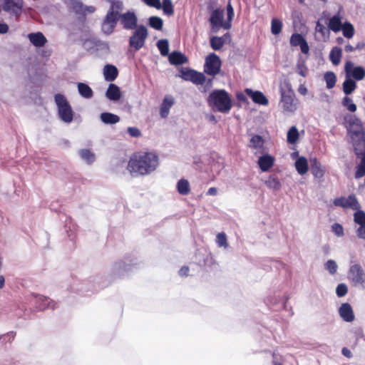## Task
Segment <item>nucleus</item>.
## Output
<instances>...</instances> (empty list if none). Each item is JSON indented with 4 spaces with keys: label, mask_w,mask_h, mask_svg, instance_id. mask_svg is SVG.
Wrapping results in <instances>:
<instances>
[{
    "label": "nucleus",
    "mask_w": 365,
    "mask_h": 365,
    "mask_svg": "<svg viewBox=\"0 0 365 365\" xmlns=\"http://www.w3.org/2000/svg\"><path fill=\"white\" fill-rule=\"evenodd\" d=\"M158 164V156L154 153H135L130 157L127 169L133 177H138L150 174Z\"/></svg>",
    "instance_id": "obj_1"
},
{
    "label": "nucleus",
    "mask_w": 365,
    "mask_h": 365,
    "mask_svg": "<svg viewBox=\"0 0 365 365\" xmlns=\"http://www.w3.org/2000/svg\"><path fill=\"white\" fill-rule=\"evenodd\" d=\"M346 127L350 135L354 150L357 156L365 151V128L361 120L355 115L344 117Z\"/></svg>",
    "instance_id": "obj_2"
},
{
    "label": "nucleus",
    "mask_w": 365,
    "mask_h": 365,
    "mask_svg": "<svg viewBox=\"0 0 365 365\" xmlns=\"http://www.w3.org/2000/svg\"><path fill=\"white\" fill-rule=\"evenodd\" d=\"M207 103L214 110L227 113L232 108V103L230 94L225 90H214L208 98Z\"/></svg>",
    "instance_id": "obj_3"
},
{
    "label": "nucleus",
    "mask_w": 365,
    "mask_h": 365,
    "mask_svg": "<svg viewBox=\"0 0 365 365\" xmlns=\"http://www.w3.org/2000/svg\"><path fill=\"white\" fill-rule=\"evenodd\" d=\"M54 101L58 108V118L66 123H71L74 113L66 96L57 93L54 96Z\"/></svg>",
    "instance_id": "obj_4"
},
{
    "label": "nucleus",
    "mask_w": 365,
    "mask_h": 365,
    "mask_svg": "<svg viewBox=\"0 0 365 365\" xmlns=\"http://www.w3.org/2000/svg\"><path fill=\"white\" fill-rule=\"evenodd\" d=\"M148 36L147 28L144 25H139L130 36L129 46L135 51H139L144 46Z\"/></svg>",
    "instance_id": "obj_5"
},
{
    "label": "nucleus",
    "mask_w": 365,
    "mask_h": 365,
    "mask_svg": "<svg viewBox=\"0 0 365 365\" xmlns=\"http://www.w3.org/2000/svg\"><path fill=\"white\" fill-rule=\"evenodd\" d=\"M347 277L355 287H365V273L360 264H351L348 270Z\"/></svg>",
    "instance_id": "obj_6"
},
{
    "label": "nucleus",
    "mask_w": 365,
    "mask_h": 365,
    "mask_svg": "<svg viewBox=\"0 0 365 365\" xmlns=\"http://www.w3.org/2000/svg\"><path fill=\"white\" fill-rule=\"evenodd\" d=\"M221 65L220 57L215 53H211L205 58L204 72L209 76H215L220 73Z\"/></svg>",
    "instance_id": "obj_7"
},
{
    "label": "nucleus",
    "mask_w": 365,
    "mask_h": 365,
    "mask_svg": "<svg viewBox=\"0 0 365 365\" xmlns=\"http://www.w3.org/2000/svg\"><path fill=\"white\" fill-rule=\"evenodd\" d=\"M224 11L222 9H216L212 11L210 17L211 29L213 32H217L220 28L229 29L231 27V23L228 21L223 22Z\"/></svg>",
    "instance_id": "obj_8"
},
{
    "label": "nucleus",
    "mask_w": 365,
    "mask_h": 365,
    "mask_svg": "<svg viewBox=\"0 0 365 365\" xmlns=\"http://www.w3.org/2000/svg\"><path fill=\"white\" fill-rule=\"evenodd\" d=\"M346 78H354L356 81H361L365 77V69L362 66H354L351 61H347L344 66Z\"/></svg>",
    "instance_id": "obj_9"
},
{
    "label": "nucleus",
    "mask_w": 365,
    "mask_h": 365,
    "mask_svg": "<svg viewBox=\"0 0 365 365\" xmlns=\"http://www.w3.org/2000/svg\"><path fill=\"white\" fill-rule=\"evenodd\" d=\"M120 15H118L108 10L102 24V31L107 35L113 33L116 26L117 21H120Z\"/></svg>",
    "instance_id": "obj_10"
},
{
    "label": "nucleus",
    "mask_w": 365,
    "mask_h": 365,
    "mask_svg": "<svg viewBox=\"0 0 365 365\" xmlns=\"http://www.w3.org/2000/svg\"><path fill=\"white\" fill-rule=\"evenodd\" d=\"M23 1L22 0H4L2 4V9L10 15L15 16L16 18L22 13Z\"/></svg>",
    "instance_id": "obj_11"
},
{
    "label": "nucleus",
    "mask_w": 365,
    "mask_h": 365,
    "mask_svg": "<svg viewBox=\"0 0 365 365\" xmlns=\"http://www.w3.org/2000/svg\"><path fill=\"white\" fill-rule=\"evenodd\" d=\"M120 23L125 30H134L139 26L136 14L130 11L120 15Z\"/></svg>",
    "instance_id": "obj_12"
},
{
    "label": "nucleus",
    "mask_w": 365,
    "mask_h": 365,
    "mask_svg": "<svg viewBox=\"0 0 365 365\" xmlns=\"http://www.w3.org/2000/svg\"><path fill=\"white\" fill-rule=\"evenodd\" d=\"M334 205L336 207L343 208H351L352 210H359V203L354 195H350L348 197H341L334 200Z\"/></svg>",
    "instance_id": "obj_13"
},
{
    "label": "nucleus",
    "mask_w": 365,
    "mask_h": 365,
    "mask_svg": "<svg viewBox=\"0 0 365 365\" xmlns=\"http://www.w3.org/2000/svg\"><path fill=\"white\" fill-rule=\"evenodd\" d=\"M34 303L36 304V309L38 311H43L46 309H54L56 308V303L43 296L34 294Z\"/></svg>",
    "instance_id": "obj_14"
},
{
    "label": "nucleus",
    "mask_w": 365,
    "mask_h": 365,
    "mask_svg": "<svg viewBox=\"0 0 365 365\" xmlns=\"http://www.w3.org/2000/svg\"><path fill=\"white\" fill-rule=\"evenodd\" d=\"M281 102L282 108L288 112H294L297 109L296 104L294 103V94L292 93H286L282 91Z\"/></svg>",
    "instance_id": "obj_15"
},
{
    "label": "nucleus",
    "mask_w": 365,
    "mask_h": 365,
    "mask_svg": "<svg viewBox=\"0 0 365 365\" xmlns=\"http://www.w3.org/2000/svg\"><path fill=\"white\" fill-rule=\"evenodd\" d=\"M340 317L346 322H351L354 320V314L351 306L349 303H343L339 308Z\"/></svg>",
    "instance_id": "obj_16"
},
{
    "label": "nucleus",
    "mask_w": 365,
    "mask_h": 365,
    "mask_svg": "<svg viewBox=\"0 0 365 365\" xmlns=\"http://www.w3.org/2000/svg\"><path fill=\"white\" fill-rule=\"evenodd\" d=\"M245 93L251 98L252 101L257 104L267 106L269 103L268 99L261 91H254L250 88H246Z\"/></svg>",
    "instance_id": "obj_17"
},
{
    "label": "nucleus",
    "mask_w": 365,
    "mask_h": 365,
    "mask_svg": "<svg viewBox=\"0 0 365 365\" xmlns=\"http://www.w3.org/2000/svg\"><path fill=\"white\" fill-rule=\"evenodd\" d=\"M174 103L175 101L172 96H166L163 98L160 108V115L161 118H166L168 116L170 109L173 106Z\"/></svg>",
    "instance_id": "obj_18"
},
{
    "label": "nucleus",
    "mask_w": 365,
    "mask_h": 365,
    "mask_svg": "<svg viewBox=\"0 0 365 365\" xmlns=\"http://www.w3.org/2000/svg\"><path fill=\"white\" fill-rule=\"evenodd\" d=\"M257 163L262 172H267L274 165V158L269 154H265L259 158Z\"/></svg>",
    "instance_id": "obj_19"
},
{
    "label": "nucleus",
    "mask_w": 365,
    "mask_h": 365,
    "mask_svg": "<svg viewBox=\"0 0 365 365\" xmlns=\"http://www.w3.org/2000/svg\"><path fill=\"white\" fill-rule=\"evenodd\" d=\"M311 171L316 178L321 179L324 177L325 169L322 167L320 162L316 158H310Z\"/></svg>",
    "instance_id": "obj_20"
},
{
    "label": "nucleus",
    "mask_w": 365,
    "mask_h": 365,
    "mask_svg": "<svg viewBox=\"0 0 365 365\" xmlns=\"http://www.w3.org/2000/svg\"><path fill=\"white\" fill-rule=\"evenodd\" d=\"M265 185L270 190L278 191L282 187L281 181L277 174H271L269 177L263 180Z\"/></svg>",
    "instance_id": "obj_21"
},
{
    "label": "nucleus",
    "mask_w": 365,
    "mask_h": 365,
    "mask_svg": "<svg viewBox=\"0 0 365 365\" xmlns=\"http://www.w3.org/2000/svg\"><path fill=\"white\" fill-rule=\"evenodd\" d=\"M30 42L36 47H42L47 43V39L41 32L31 33L28 35Z\"/></svg>",
    "instance_id": "obj_22"
},
{
    "label": "nucleus",
    "mask_w": 365,
    "mask_h": 365,
    "mask_svg": "<svg viewBox=\"0 0 365 365\" xmlns=\"http://www.w3.org/2000/svg\"><path fill=\"white\" fill-rule=\"evenodd\" d=\"M106 97L112 101H118L121 97L120 88L115 84L110 83L106 92Z\"/></svg>",
    "instance_id": "obj_23"
},
{
    "label": "nucleus",
    "mask_w": 365,
    "mask_h": 365,
    "mask_svg": "<svg viewBox=\"0 0 365 365\" xmlns=\"http://www.w3.org/2000/svg\"><path fill=\"white\" fill-rule=\"evenodd\" d=\"M168 60L172 65H182L187 61V57L180 51H173L168 56Z\"/></svg>",
    "instance_id": "obj_24"
},
{
    "label": "nucleus",
    "mask_w": 365,
    "mask_h": 365,
    "mask_svg": "<svg viewBox=\"0 0 365 365\" xmlns=\"http://www.w3.org/2000/svg\"><path fill=\"white\" fill-rule=\"evenodd\" d=\"M118 71L115 66L107 64L103 68V75L106 81H113L118 76Z\"/></svg>",
    "instance_id": "obj_25"
},
{
    "label": "nucleus",
    "mask_w": 365,
    "mask_h": 365,
    "mask_svg": "<svg viewBox=\"0 0 365 365\" xmlns=\"http://www.w3.org/2000/svg\"><path fill=\"white\" fill-rule=\"evenodd\" d=\"M342 26L341 17L339 14L333 16L329 20L328 28L335 33L340 31Z\"/></svg>",
    "instance_id": "obj_26"
},
{
    "label": "nucleus",
    "mask_w": 365,
    "mask_h": 365,
    "mask_svg": "<svg viewBox=\"0 0 365 365\" xmlns=\"http://www.w3.org/2000/svg\"><path fill=\"white\" fill-rule=\"evenodd\" d=\"M77 88L79 95L86 98L91 99L93 96V91L92 88L85 83H78Z\"/></svg>",
    "instance_id": "obj_27"
},
{
    "label": "nucleus",
    "mask_w": 365,
    "mask_h": 365,
    "mask_svg": "<svg viewBox=\"0 0 365 365\" xmlns=\"http://www.w3.org/2000/svg\"><path fill=\"white\" fill-rule=\"evenodd\" d=\"M295 168L299 174L304 175L307 173L309 166L308 162L305 157H299L295 162Z\"/></svg>",
    "instance_id": "obj_28"
},
{
    "label": "nucleus",
    "mask_w": 365,
    "mask_h": 365,
    "mask_svg": "<svg viewBox=\"0 0 365 365\" xmlns=\"http://www.w3.org/2000/svg\"><path fill=\"white\" fill-rule=\"evenodd\" d=\"M101 121L105 124H115L120 121V117L115 114L105 112L102 113L100 115Z\"/></svg>",
    "instance_id": "obj_29"
},
{
    "label": "nucleus",
    "mask_w": 365,
    "mask_h": 365,
    "mask_svg": "<svg viewBox=\"0 0 365 365\" xmlns=\"http://www.w3.org/2000/svg\"><path fill=\"white\" fill-rule=\"evenodd\" d=\"M78 155L81 160L85 161L88 165L92 164L96 160L95 154L89 149L79 150Z\"/></svg>",
    "instance_id": "obj_30"
},
{
    "label": "nucleus",
    "mask_w": 365,
    "mask_h": 365,
    "mask_svg": "<svg viewBox=\"0 0 365 365\" xmlns=\"http://www.w3.org/2000/svg\"><path fill=\"white\" fill-rule=\"evenodd\" d=\"M342 86L343 91L346 95L351 94L356 88V82L353 79L346 77Z\"/></svg>",
    "instance_id": "obj_31"
},
{
    "label": "nucleus",
    "mask_w": 365,
    "mask_h": 365,
    "mask_svg": "<svg viewBox=\"0 0 365 365\" xmlns=\"http://www.w3.org/2000/svg\"><path fill=\"white\" fill-rule=\"evenodd\" d=\"M177 190L180 195H187L190 191V184L187 180L180 179L177 183Z\"/></svg>",
    "instance_id": "obj_32"
},
{
    "label": "nucleus",
    "mask_w": 365,
    "mask_h": 365,
    "mask_svg": "<svg viewBox=\"0 0 365 365\" xmlns=\"http://www.w3.org/2000/svg\"><path fill=\"white\" fill-rule=\"evenodd\" d=\"M341 57V48L339 47H334L331 49L329 53V58L332 63L335 66L340 63Z\"/></svg>",
    "instance_id": "obj_33"
},
{
    "label": "nucleus",
    "mask_w": 365,
    "mask_h": 365,
    "mask_svg": "<svg viewBox=\"0 0 365 365\" xmlns=\"http://www.w3.org/2000/svg\"><path fill=\"white\" fill-rule=\"evenodd\" d=\"M149 26L158 31H160L163 29V21L160 17L153 16L148 19Z\"/></svg>",
    "instance_id": "obj_34"
},
{
    "label": "nucleus",
    "mask_w": 365,
    "mask_h": 365,
    "mask_svg": "<svg viewBox=\"0 0 365 365\" xmlns=\"http://www.w3.org/2000/svg\"><path fill=\"white\" fill-rule=\"evenodd\" d=\"M359 155H362V157L360 163L356 166L355 178L357 179L365 175V151L362 154H359Z\"/></svg>",
    "instance_id": "obj_35"
},
{
    "label": "nucleus",
    "mask_w": 365,
    "mask_h": 365,
    "mask_svg": "<svg viewBox=\"0 0 365 365\" xmlns=\"http://www.w3.org/2000/svg\"><path fill=\"white\" fill-rule=\"evenodd\" d=\"M210 46L213 50L219 51L223 47L225 39L224 37L212 36L210 38Z\"/></svg>",
    "instance_id": "obj_36"
},
{
    "label": "nucleus",
    "mask_w": 365,
    "mask_h": 365,
    "mask_svg": "<svg viewBox=\"0 0 365 365\" xmlns=\"http://www.w3.org/2000/svg\"><path fill=\"white\" fill-rule=\"evenodd\" d=\"M130 270V265L124 262H118L115 263L113 267L114 273L117 275H123L125 272Z\"/></svg>",
    "instance_id": "obj_37"
},
{
    "label": "nucleus",
    "mask_w": 365,
    "mask_h": 365,
    "mask_svg": "<svg viewBox=\"0 0 365 365\" xmlns=\"http://www.w3.org/2000/svg\"><path fill=\"white\" fill-rule=\"evenodd\" d=\"M264 146V140L262 136L259 135H253L250 142V147L257 150L262 149Z\"/></svg>",
    "instance_id": "obj_38"
},
{
    "label": "nucleus",
    "mask_w": 365,
    "mask_h": 365,
    "mask_svg": "<svg viewBox=\"0 0 365 365\" xmlns=\"http://www.w3.org/2000/svg\"><path fill=\"white\" fill-rule=\"evenodd\" d=\"M299 138V132L296 126H292L287 132V140L288 143L294 144Z\"/></svg>",
    "instance_id": "obj_39"
},
{
    "label": "nucleus",
    "mask_w": 365,
    "mask_h": 365,
    "mask_svg": "<svg viewBox=\"0 0 365 365\" xmlns=\"http://www.w3.org/2000/svg\"><path fill=\"white\" fill-rule=\"evenodd\" d=\"M324 78L326 81L327 88L331 89L335 86L336 77L334 72H326Z\"/></svg>",
    "instance_id": "obj_40"
},
{
    "label": "nucleus",
    "mask_w": 365,
    "mask_h": 365,
    "mask_svg": "<svg viewBox=\"0 0 365 365\" xmlns=\"http://www.w3.org/2000/svg\"><path fill=\"white\" fill-rule=\"evenodd\" d=\"M157 47L158 48L160 54L163 56H166L169 53V42L167 39H161L157 42Z\"/></svg>",
    "instance_id": "obj_41"
},
{
    "label": "nucleus",
    "mask_w": 365,
    "mask_h": 365,
    "mask_svg": "<svg viewBox=\"0 0 365 365\" xmlns=\"http://www.w3.org/2000/svg\"><path fill=\"white\" fill-rule=\"evenodd\" d=\"M215 242L219 247H223L225 249H227L229 247L227 235L223 232H220L217 235Z\"/></svg>",
    "instance_id": "obj_42"
},
{
    "label": "nucleus",
    "mask_w": 365,
    "mask_h": 365,
    "mask_svg": "<svg viewBox=\"0 0 365 365\" xmlns=\"http://www.w3.org/2000/svg\"><path fill=\"white\" fill-rule=\"evenodd\" d=\"M341 30L343 31L344 36L347 38H352L354 34V26L349 22L344 23L341 27Z\"/></svg>",
    "instance_id": "obj_43"
},
{
    "label": "nucleus",
    "mask_w": 365,
    "mask_h": 365,
    "mask_svg": "<svg viewBox=\"0 0 365 365\" xmlns=\"http://www.w3.org/2000/svg\"><path fill=\"white\" fill-rule=\"evenodd\" d=\"M123 9V3L120 0H112L109 11L113 13L121 15L120 12Z\"/></svg>",
    "instance_id": "obj_44"
},
{
    "label": "nucleus",
    "mask_w": 365,
    "mask_h": 365,
    "mask_svg": "<svg viewBox=\"0 0 365 365\" xmlns=\"http://www.w3.org/2000/svg\"><path fill=\"white\" fill-rule=\"evenodd\" d=\"M192 81L195 85H203L206 81V77L202 73L194 71L193 76H191Z\"/></svg>",
    "instance_id": "obj_45"
},
{
    "label": "nucleus",
    "mask_w": 365,
    "mask_h": 365,
    "mask_svg": "<svg viewBox=\"0 0 365 365\" xmlns=\"http://www.w3.org/2000/svg\"><path fill=\"white\" fill-rule=\"evenodd\" d=\"M354 214V221L356 224L360 225H365V212L361 210Z\"/></svg>",
    "instance_id": "obj_46"
},
{
    "label": "nucleus",
    "mask_w": 365,
    "mask_h": 365,
    "mask_svg": "<svg viewBox=\"0 0 365 365\" xmlns=\"http://www.w3.org/2000/svg\"><path fill=\"white\" fill-rule=\"evenodd\" d=\"M282 23L277 19H273L271 23V31L274 35H278L282 31Z\"/></svg>",
    "instance_id": "obj_47"
},
{
    "label": "nucleus",
    "mask_w": 365,
    "mask_h": 365,
    "mask_svg": "<svg viewBox=\"0 0 365 365\" xmlns=\"http://www.w3.org/2000/svg\"><path fill=\"white\" fill-rule=\"evenodd\" d=\"M324 268L329 272L330 274L334 275L337 272L338 266L334 260L329 259L324 264Z\"/></svg>",
    "instance_id": "obj_48"
},
{
    "label": "nucleus",
    "mask_w": 365,
    "mask_h": 365,
    "mask_svg": "<svg viewBox=\"0 0 365 365\" xmlns=\"http://www.w3.org/2000/svg\"><path fill=\"white\" fill-rule=\"evenodd\" d=\"M161 7L165 14L169 16L173 14L174 10L171 0H163Z\"/></svg>",
    "instance_id": "obj_49"
},
{
    "label": "nucleus",
    "mask_w": 365,
    "mask_h": 365,
    "mask_svg": "<svg viewBox=\"0 0 365 365\" xmlns=\"http://www.w3.org/2000/svg\"><path fill=\"white\" fill-rule=\"evenodd\" d=\"M306 40L299 34H294L290 38V43L293 46H297L304 43Z\"/></svg>",
    "instance_id": "obj_50"
},
{
    "label": "nucleus",
    "mask_w": 365,
    "mask_h": 365,
    "mask_svg": "<svg viewBox=\"0 0 365 365\" xmlns=\"http://www.w3.org/2000/svg\"><path fill=\"white\" fill-rule=\"evenodd\" d=\"M342 105L346 107L350 112H355L356 110V106L353 103V101L346 96L342 101Z\"/></svg>",
    "instance_id": "obj_51"
},
{
    "label": "nucleus",
    "mask_w": 365,
    "mask_h": 365,
    "mask_svg": "<svg viewBox=\"0 0 365 365\" xmlns=\"http://www.w3.org/2000/svg\"><path fill=\"white\" fill-rule=\"evenodd\" d=\"M315 30L316 32L321 34L323 37L327 38L329 36V28H326L322 24L320 23V21L317 22Z\"/></svg>",
    "instance_id": "obj_52"
},
{
    "label": "nucleus",
    "mask_w": 365,
    "mask_h": 365,
    "mask_svg": "<svg viewBox=\"0 0 365 365\" xmlns=\"http://www.w3.org/2000/svg\"><path fill=\"white\" fill-rule=\"evenodd\" d=\"M348 292L347 285L344 283H340L336 288V294L338 297H344Z\"/></svg>",
    "instance_id": "obj_53"
},
{
    "label": "nucleus",
    "mask_w": 365,
    "mask_h": 365,
    "mask_svg": "<svg viewBox=\"0 0 365 365\" xmlns=\"http://www.w3.org/2000/svg\"><path fill=\"white\" fill-rule=\"evenodd\" d=\"M331 231L337 237H342L344 235L343 226L341 224L337 223V222L334 223L331 225Z\"/></svg>",
    "instance_id": "obj_54"
},
{
    "label": "nucleus",
    "mask_w": 365,
    "mask_h": 365,
    "mask_svg": "<svg viewBox=\"0 0 365 365\" xmlns=\"http://www.w3.org/2000/svg\"><path fill=\"white\" fill-rule=\"evenodd\" d=\"M297 73L302 76V77H305L307 75L308 69L307 66H305V63L304 61H298L297 64Z\"/></svg>",
    "instance_id": "obj_55"
},
{
    "label": "nucleus",
    "mask_w": 365,
    "mask_h": 365,
    "mask_svg": "<svg viewBox=\"0 0 365 365\" xmlns=\"http://www.w3.org/2000/svg\"><path fill=\"white\" fill-rule=\"evenodd\" d=\"M85 5L81 1H76L73 3V11L78 14H84Z\"/></svg>",
    "instance_id": "obj_56"
},
{
    "label": "nucleus",
    "mask_w": 365,
    "mask_h": 365,
    "mask_svg": "<svg viewBox=\"0 0 365 365\" xmlns=\"http://www.w3.org/2000/svg\"><path fill=\"white\" fill-rule=\"evenodd\" d=\"M194 70L181 71V75L180 76L185 81H192L191 76H193Z\"/></svg>",
    "instance_id": "obj_57"
},
{
    "label": "nucleus",
    "mask_w": 365,
    "mask_h": 365,
    "mask_svg": "<svg viewBox=\"0 0 365 365\" xmlns=\"http://www.w3.org/2000/svg\"><path fill=\"white\" fill-rule=\"evenodd\" d=\"M128 133L133 138H138L141 135V132L137 127H128Z\"/></svg>",
    "instance_id": "obj_58"
},
{
    "label": "nucleus",
    "mask_w": 365,
    "mask_h": 365,
    "mask_svg": "<svg viewBox=\"0 0 365 365\" xmlns=\"http://www.w3.org/2000/svg\"><path fill=\"white\" fill-rule=\"evenodd\" d=\"M144 2L149 6L154 7L157 9L161 8V4L160 0H144Z\"/></svg>",
    "instance_id": "obj_59"
},
{
    "label": "nucleus",
    "mask_w": 365,
    "mask_h": 365,
    "mask_svg": "<svg viewBox=\"0 0 365 365\" xmlns=\"http://www.w3.org/2000/svg\"><path fill=\"white\" fill-rule=\"evenodd\" d=\"M357 237L365 240V225H360L356 230Z\"/></svg>",
    "instance_id": "obj_60"
},
{
    "label": "nucleus",
    "mask_w": 365,
    "mask_h": 365,
    "mask_svg": "<svg viewBox=\"0 0 365 365\" xmlns=\"http://www.w3.org/2000/svg\"><path fill=\"white\" fill-rule=\"evenodd\" d=\"M227 21L231 23L234 17V9L230 3L227 6Z\"/></svg>",
    "instance_id": "obj_61"
},
{
    "label": "nucleus",
    "mask_w": 365,
    "mask_h": 365,
    "mask_svg": "<svg viewBox=\"0 0 365 365\" xmlns=\"http://www.w3.org/2000/svg\"><path fill=\"white\" fill-rule=\"evenodd\" d=\"M9 31V26L5 23L0 22V34H4Z\"/></svg>",
    "instance_id": "obj_62"
},
{
    "label": "nucleus",
    "mask_w": 365,
    "mask_h": 365,
    "mask_svg": "<svg viewBox=\"0 0 365 365\" xmlns=\"http://www.w3.org/2000/svg\"><path fill=\"white\" fill-rule=\"evenodd\" d=\"M341 353H342V354H343L344 356H346V357H347V358H349V359H350V358H351V357H352V353H351V351L349 349H347V348H346V347H344V348L342 349V350H341Z\"/></svg>",
    "instance_id": "obj_63"
},
{
    "label": "nucleus",
    "mask_w": 365,
    "mask_h": 365,
    "mask_svg": "<svg viewBox=\"0 0 365 365\" xmlns=\"http://www.w3.org/2000/svg\"><path fill=\"white\" fill-rule=\"evenodd\" d=\"M301 51L303 53H307L309 51V46L305 41L304 43L299 45Z\"/></svg>",
    "instance_id": "obj_64"
}]
</instances>
